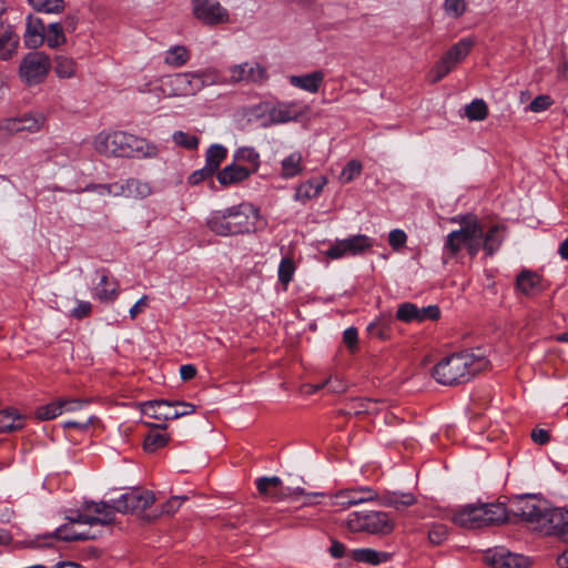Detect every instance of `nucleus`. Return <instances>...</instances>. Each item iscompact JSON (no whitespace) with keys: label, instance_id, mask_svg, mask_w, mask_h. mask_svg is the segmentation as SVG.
<instances>
[{"label":"nucleus","instance_id":"1","mask_svg":"<svg viewBox=\"0 0 568 568\" xmlns=\"http://www.w3.org/2000/svg\"><path fill=\"white\" fill-rule=\"evenodd\" d=\"M453 222H459L460 229L450 232L445 242V248L452 255H456L463 246H466L470 256L484 248L486 254H495L503 241L505 227L499 224L491 225L486 232L478 219L474 215H462L452 219Z\"/></svg>","mask_w":568,"mask_h":568},{"label":"nucleus","instance_id":"2","mask_svg":"<svg viewBox=\"0 0 568 568\" xmlns=\"http://www.w3.org/2000/svg\"><path fill=\"white\" fill-rule=\"evenodd\" d=\"M514 517H519L531 529L545 535L556 536L568 541V510L552 508L544 500L531 495L520 496L510 503Z\"/></svg>","mask_w":568,"mask_h":568},{"label":"nucleus","instance_id":"3","mask_svg":"<svg viewBox=\"0 0 568 568\" xmlns=\"http://www.w3.org/2000/svg\"><path fill=\"white\" fill-rule=\"evenodd\" d=\"M258 211L250 203H240L213 211L207 219L209 229L221 236H231L254 231Z\"/></svg>","mask_w":568,"mask_h":568},{"label":"nucleus","instance_id":"4","mask_svg":"<svg viewBox=\"0 0 568 568\" xmlns=\"http://www.w3.org/2000/svg\"><path fill=\"white\" fill-rule=\"evenodd\" d=\"M487 361L474 353L463 352L442 359L433 368V377L442 385H457L470 381L481 372Z\"/></svg>","mask_w":568,"mask_h":568},{"label":"nucleus","instance_id":"5","mask_svg":"<svg viewBox=\"0 0 568 568\" xmlns=\"http://www.w3.org/2000/svg\"><path fill=\"white\" fill-rule=\"evenodd\" d=\"M510 516H513L510 506L507 508L501 503L469 504L454 510L450 520L462 528L478 529L503 524Z\"/></svg>","mask_w":568,"mask_h":568},{"label":"nucleus","instance_id":"6","mask_svg":"<svg viewBox=\"0 0 568 568\" xmlns=\"http://www.w3.org/2000/svg\"><path fill=\"white\" fill-rule=\"evenodd\" d=\"M346 526L351 531H365L373 535H389L394 530V521L387 513L369 511V513H352Z\"/></svg>","mask_w":568,"mask_h":568},{"label":"nucleus","instance_id":"7","mask_svg":"<svg viewBox=\"0 0 568 568\" xmlns=\"http://www.w3.org/2000/svg\"><path fill=\"white\" fill-rule=\"evenodd\" d=\"M118 511L116 500L110 501H85L81 513L77 515V520L87 524V526H108L115 519Z\"/></svg>","mask_w":568,"mask_h":568},{"label":"nucleus","instance_id":"8","mask_svg":"<svg viewBox=\"0 0 568 568\" xmlns=\"http://www.w3.org/2000/svg\"><path fill=\"white\" fill-rule=\"evenodd\" d=\"M51 68L49 55L34 51L28 53L21 61L19 74L27 85L39 84L44 81Z\"/></svg>","mask_w":568,"mask_h":568},{"label":"nucleus","instance_id":"9","mask_svg":"<svg viewBox=\"0 0 568 568\" xmlns=\"http://www.w3.org/2000/svg\"><path fill=\"white\" fill-rule=\"evenodd\" d=\"M194 17L205 26L227 23L230 14L216 0H192Z\"/></svg>","mask_w":568,"mask_h":568},{"label":"nucleus","instance_id":"10","mask_svg":"<svg viewBox=\"0 0 568 568\" xmlns=\"http://www.w3.org/2000/svg\"><path fill=\"white\" fill-rule=\"evenodd\" d=\"M97 151L105 156L115 158H151L158 153L156 144H141L133 148L132 144H97Z\"/></svg>","mask_w":568,"mask_h":568},{"label":"nucleus","instance_id":"11","mask_svg":"<svg viewBox=\"0 0 568 568\" xmlns=\"http://www.w3.org/2000/svg\"><path fill=\"white\" fill-rule=\"evenodd\" d=\"M116 500L118 511L121 514L143 513L154 501L151 490L134 489L121 495Z\"/></svg>","mask_w":568,"mask_h":568},{"label":"nucleus","instance_id":"12","mask_svg":"<svg viewBox=\"0 0 568 568\" xmlns=\"http://www.w3.org/2000/svg\"><path fill=\"white\" fill-rule=\"evenodd\" d=\"M256 488L261 495L274 501H278L287 497L295 500L296 496L304 495V490L302 488L292 490L288 487H283L282 479L277 476L257 478Z\"/></svg>","mask_w":568,"mask_h":568},{"label":"nucleus","instance_id":"13","mask_svg":"<svg viewBox=\"0 0 568 568\" xmlns=\"http://www.w3.org/2000/svg\"><path fill=\"white\" fill-rule=\"evenodd\" d=\"M257 110L268 112L270 122L273 124L286 123L290 121H297L300 118L306 115L310 112L308 105H300L297 103H277L272 108L265 105H258Z\"/></svg>","mask_w":568,"mask_h":568},{"label":"nucleus","instance_id":"14","mask_svg":"<svg viewBox=\"0 0 568 568\" xmlns=\"http://www.w3.org/2000/svg\"><path fill=\"white\" fill-rule=\"evenodd\" d=\"M377 498L378 494L373 488L365 486L339 490L338 493L332 495L331 505L348 508L376 500Z\"/></svg>","mask_w":568,"mask_h":568},{"label":"nucleus","instance_id":"15","mask_svg":"<svg viewBox=\"0 0 568 568\" xmlns=\"http://www.w3.org/2000/svg\"><path fill=\"white\" fill-rule=\"evenodd\" d=\"M439 315L440 311L436 305L418 307L409 302L399 304L396 312V318L405 323H422L427 320H437Z\"/></svg>","mask_w":568,"mask_h":568},{"label":"nucleus","instance_id":"16","mask_svg":"<svg viewBox=\"0 0 568 568\" xmlns=\"http://www.w3.org/2000/svg\"><path fill=\"white\" fill-rule=\"evenodd\" d=\"M141 412L143 415L158 420H170L182 417L184 412H178L174 402L165 399L148 400L141 404Z\"/></svg>","mask_w":568,"mask_h":568},{"label":"nucleus","instance_id":"17","mask_svg":"<svg viewBox=\"0 0 568 568\" xmlns=\"http://www.w3.org/2000/svg\"><path fill=\"white\" fill-rule=\"evenodd\" d=\"M170 85L172 87L170 95L192 97L202 90L204 82L195 74L180 73L170 80Z\"/></svg>","mask_w":568,"mask_h":568},{"label":"nucleus","instance_id":"18","mask_svg":"<svg viewBox=\"0 0 568 568\" xmlns=\"http://www.w3.org/2000/svg\"><path fill=\"white\" fill-rule=\"evenodd\" d=\"M83 525L85 526L87 524L78 521L77 517L70 518V523L59 527L55 530V536L58 539L63 541L88 540L98 537V530L91 526H89L87 529H82L81 526Z\"/></svg>","mask_w":568,"mask_h":568},{"label":"nucleus","instance_id":"19","mask_svg":"<svg viewBox=\"0 0 568 568\" xmlns=\"http://www.w3.org/2000/svg\"><path fill=\"white\" fill-rule=\"evenodd\" d=\"M119 294V281L111 276L109 271L103 270L99 283L93 288V297L103 303H111Z\"/></svg>","mask_w":568,"mask_h":568},{"label":"nucleus","instance_id":"20","mask_svg":"<svg viewBox=\"0 0 568 568\" xmlns=\"http://www.w3.org/2000/svg\"><path fill=\"white\" fill-rule=\"evenodd\" d=\"M486 561L493 568H527L528 561L525 557L506 551L504 549L489 551L485 556Z\"/></svg>","mask_w":568,"mask_h":568},{"label":"nucleus","instance_id":"21","mask_svg":"<svg viewBox=\"0 0 568 568\" xmlns=\"http://www.w3.org/2000/svg\"><path fill=\"white\" fill-rule=\"evenodd\" d=\"M266 79V71L260 64L250 65L248 63L237 64L230 68V81L237 83L241 81L262 82Z\"/></svg>","mask_w":568,"mask_h":568},{"label":"nucleus","instance_id":"22","mask_svg":"<svg viewBox=\"0 0 568 568\" xmlns=\"http://www.w3.org/2000/svg\"><path fill=\"white\" fill-rule=\"evenodd\" d=\"M379 505L383 507H393L396 510H403L416 503V497L412 493L385 491L378 495Z\"/></svg>","mask_w":568,"mask_h":568},{"label":"nucleus","instance_id":"23","mask_svg":"<svg viewBox=\"0 0 568 568\" xmlns=\"http://www.w3.org/2000/svg\"><path fill=\"white\" fill-rule=\"evenodd\" d=\"M45 27L39 18L28 17L24 42L29 48H38L44 42Z\"/></svg>","mask_w":568,"mask_h":568},{"label":"nucleus","instance_id":"24","mask_svg":"<svg viewBox=\"0 0 568 568\" xmlns=\"http://www.w3.org/2000/svg\"><path fill=\"white\" fill-rule=\"evenodd\" d=\"M26 424V416L16 408L0 409V433H10L22 429Z\"/></svg>","mask_w":568,"mask_h":568},{"label":"nucleus","instance_id":"25","mask_svg":"<svg viewBox=\"0 0 568 568\" xmlns=\"http://www.w3.org/2000/svg\"><path fill=\"white\" fill-rule=\"evenodd\" d=\"M474 45V40L467 38L463 39L443 54V59L447 64L454 69L459 62H462L470 52Z\"/></svg>","mask_w":568,"mask_h":568},{"label":"nucleus","instance_id":"26","mask_svg":"<svg viewBox=\"0 0 568 568\" xmlns=\"http://www.w3.org/2000/svg\"><path fill=\"white\" fill-rule=\"evenodd\" d=\"M324 81L323 71H314L305 75H292L290 82L292 85L303 89L311 93H316Z\"/></svg>","mask_w":568,"mask_h":568},{"label":"nucleus","instance_id":"27","mask_svg":"<svg viewBox=\"0 0 568 568\" xmlns=\"http://www.w3.org/2000/svg\"><path fill=\"white\" fill-rule=\"evenodd\" d=\"M517 288L525 295H532L544 290L541 278L531 271H523L517 276Z\"/></svg>","mask_w":568,"mask_h":568},{"label":"nucleus","instance_id":"28","mask_svg":"<svg viewBox=\"0 0 568 568\" xmlns=\"http://www.w3.org/2000/svg\"><path fill=\"white\" fill-rule=\"evenodd\" d=\"M351 557L357 562L378 565L385 562L389 555L387 552L377 551L372 548H359L351 551Z\"/></svg>","mask_w":568,"mask_h":568},{"label":"nucleus","instance_id":"29","mask_svg":"<svg viewBox=\"0 0 568 568\" xmlns=\"http://www.w3.org/2000/svg\"><path fill=\"white\" fill-rule=\"evenodd\" d=\"M19 44V37L12 31H4L0 34V60H10L16 53Z\"/></svg>","mask_w":568,"mask_h":568},{"label":"nucleus","instance_id":"30","mask_svg":"<svg viewBox=\"0 0 568 568\" xmlns=\"http://www.w3.org/2000/svg\"><path fill=\"white\" fill-rule=\"evenodd\" d=\"M302 154L294 152L282 160V176L291 179L300 175L303 172Z\"/></svg>","mask_w":568,"mask_h":568},{"label":"nucleus","instance_id":"31","mask_svg":"<svg viewBox=\"0 0 568 568\" xmlns=\"http://www.w3.org/2000/svg\"><path fill=\"white\" fill-rule=\"evenodd\" d=\"M250 172L247 169L229 165L225 166L217 174V180L222 185H229L235 182H241L248 176Z\"/></svg>","mask_w":568,"mask_h":568},{"label":"nucleus","instance_id":"32","mask_svg":"<svg viewBox=\"0 0 568 568\" xmlns=\"http://www.w3.org/2000/svg\"><path fill=\"white\" fill-rule=\"evenodd\" d=\"M54 72L61 79L72 78L77 72V62L67 55H57L54 58Z\"/></svg>","mask_w":568,"mask_h":568},{"label":"nucleus","instance_id":"33","mask_svg":"<svg viewBox=\"0 0 568 568\" xmlns=\"http://www.w3.org/2000/svg\"><path fill=\"white\" fill-rule=\"evenodd\" d=\"M44 41L47 44L55 49L67 42V38L63 33V27L61 23H50L44 32Z\"/></svg>","mask_w":568,"mask_h":568},{"label":"nucleus","instance_id":"34","mask_svg":"<svg viewBox=\"0 0 568 568\" xmlns=\"http://www.w3.org/2000/svg\"><path fill=\"white\" fill-rule=\"evenodd\" d=\"M4 129L10 133H18L22 131H38L40 129V121L33 118L11 119L7 122Z\"/></svg>","mask_w":568,"mask_h":568},{"label":"nucleus","instance_id":"35","mask_svg":"<svg viewBox=\"0 0 568 568\" xmlns=\"http://www.w3.org/2000/svg\"><path fill=\"white\" fill-rule=\"evenodd\" d=\"M344 241L346 244L348 255H357L364 252L366 248L373 246V240L363 234L351 236L348 239H345Z\"/></svg>","mask_w":568,"mask_h":568},{"label":"nucleus","instance_id":"36","mask_svg":"<svg viewBox=\"0 0 568 568\" xmlns=\"http://www.w3.org/2000/svg\"><path fill=\"white\" fill-rule=\"evenodd\" d=\"M324 182L307 181L298 185L295 197L300 201H307L316 197L323 190Z\"/></svg>","mask_w":568,"mask_h":568},{"label":"nucleus","instance_id":"37","mask_svg":"<svg viewBox=\"0 0 568 568\" xmlns=\"http://www.w3.org/2000/svg\"><path fill=\"white\" fill-rule=\"evenodd\" d=\"M227 151L221 144H212L206 151V163L205 165L215 172L223 160L226 158Z\"/></svg>","mask_w":568,"mask_h":568},{"label":"nucleus","instance_id":"38","mask_svg":"<svg viewBox=\"0 0 568 568\" xmlns=\"http://www.w3.org/2000/svg\"><path fill=\"white\" fill-rule=\"evenodd\" d=\"M465 115L470 121H481L488 115V106L481 99L474 100L465 106Z\"/></svg>","mask_w":568,"mask_h":568},{"label":"nucleus","instance_id":"39","mask_svg":"<svg viewBox=\"0 0 568 568\" xmlns=\"http://www.w3.org/2000/svg\"><path fill=\"white\" fill-rule=\"evenodd\" d=\"M63 413L61 398L53 400L47 405L40 406L36 410V417L40 420H50Z\"/></svg>","mask_w":568,"mask_h":568},{"label":"nucleus","instance_id":"40","mask_svg":"<svg viewBox=\"0 0 568 568\" xmlns=\"http://www.w3.org/2000/svg\"><path fill=\"white\" fill-rule=\"evenodd\" d=\"M169 442V437L166 434L151 432L145 438L143 443V447L146 452L153 453L159 448L164 447Z\"/></svg>","mask_w":568,"mask_h":568},{"label":"nucleus","instance_id":"41","mask_svg":"<svg viewBox=\"0 0 568 568\" xmlns=\"http://www.w3.org/2000/svg\"><path fill=\"white\" fill-rule=\"evenodd\" d=\"M294 273H295L294 261L288 256L283 257L278 265V281L284 286H287L288 283L292 281Z\"/></svg>","mask_w":568,"mask_h":568},{"label":"nucleus","instance_id":"42","mask_svg":"<svg viewBox=\"0 0 568 568\" xmlns=\"http://www.w3.org/2000/svg\"><path fill=\"white\" fill-rule=\"evenodd\" d=\"M37 11L61 12L64 8L63 0H29Z\"/></svg>","mask_w":568,"mask_h":568},{"label":"nucleus","instance_id":"43","mask_svg":"<svg viewBox=\"0 0 568 568\" xmlns=\"http://www.w3.org/2000/svg\"><path fill=\"white\" fill-rule=\"evenodd\" d=\"M362 172V164L357 160L349 161L341 172L339 180L343 183H348L358 176Z\"/></svg>","mask_w":568,"mask_h":568},{"label":"nucleus","instance_id":"44","mask_svg":"<svg viewBox=\"0 0 568 568\" xmlns=\"http://www.w3.org/2000/svg\"><path fill=\"white\" fill-rule=\"evenodd\" d=\"M189 59V52L184 47L178 45L170 51V55L166 57L165 63L173 65H182Z\"/></svg>","mask_w":568,"mask_h":568},{"label":"nucleus","instance_id":"45","mask_svg":"<svg viewBox=\"0 0 568 568\" xmlns=\"http://www.w3.org/2000/svg\"><path fill=\"white\" fill-rule=\"evenodd\" d=\"M453 69L443 59H439L429 73L430 83L439 82L446 77Z\"/></svg>","mask_w":568,"mask_h":568},{"label":"nucleus","instance_id":"46","mask_svg":"<svg viewBox=\"0 0 568 568\" xmlns=\"http://www.w3.org/2000/svg\"><path fill=\"white\" fill-rule=\"evenodd\" d=\"M448 535L447 527L442 524H434L428 531V539L433 545H440Z\"/></svg>","mask_w":568,"mask_h":568},{"label":"nucleus","instance_id":"47","mask_svg":"<svg viewBox=\"0 0 568 568\" xmlns=\"http://www.w3.org/2000/svg\"><path fill=\"white\" fill-rule=\"evenodd\" d=\"M407 235L400 229H395L388 234V243L393 250L398 251L406 244Z\"/></svg>","mask_w":568,"mask_h":568},{"label":"nucleus","instance_id":"48","mask_svg":"<svg viewBox=\"0 0 568 568\" xmlns=\"http://www.w3.org/2000/svg\"><path fill=\"white\" fill-rule=\"evenodd\" d=\"M551 104L552 100L549 95H538L530 102L528 110L538 113L547 110Z\"/></svg>","mask_w":568,"mask_h":568},{"label":"nucleus","instance_id":"49","mask_svg":"<svg viewBox=\"0 0 568 568\" xmlns=\"http://www.w3.org/2000/svg\"><path fill=\"white\" fill-rule=\"evenodd\" d=\"M445 10L448 14L458 18L466 10L465 0H445Z\"/></svg>","mask_w":568,"mask_h":568},{"label":"nucleus","instance_id":"50","mask_svg":"<svg viewBox=\"0 0 568 568\" xmlns=\"http://www.w3.org/2000/svg\"><path fill=\"white\" fill-rule=\"evenodd\" d=\"M126 189L129 191V195L135 193L136 195L140 196H146L150 194L149 185L145 183H141L140 181L134 179H130L126 181Z\"/></svg>","mask_w":568,"mask_h":568},{"label":"nucleus","instance_id":"51","mask_svg":"<svg viewBox=\"0 0 568 568\" xmlns=\"http://www.w3.org/2000/svg\"><path fill=\"white\" fill-rule=\"evenodd\" d=\"M186 497L174 496L170 498L166 503L162 505L161 513L162 515H173L180 507L183 500Z\"/></svg>","mask_w":568,"mask_h":568},{"label":"nucleus","instance_id":"52","mask_svg":"<svg viewBox=\"0 0 568 568\" xmlns=\"http://www.w3.org/2000/svg\"><path fill=\"white\" fill-rule=\"evenodd\" d=\"M95 189H108V194L113 195V196H121V195L129 196L126 183L125 184H119V183L99 184L95 186Z\"/></svg>","mask_w":568,"mask_h":568},{"label":"nucleus","instance_id":"53","mask_svg":"<svg viewBox=\"0 0 568 568\" xmlns=\"http://www.w3.org/2000/svg\"><path fill=\"white\" fill-rule=\"evenodd\" d=\"M92 311V305L90 302L78 301L77 307H74L70 315L74 318L81 320L90 315Z\"/></svg>","mask_w":568,"mask_h":568},{"label":"nucleus","instance_id":"54","mask_svg":"<svg viewBox=\"0 0 568 568\" xmlns=\"http://www.w3.org/2000/svg\"><path fill=\"white\" fill-rule=\"evenodd\" d=\"M326 255L331 258H341L345 255H348L345 241H337L326 251Z\"/></svg>","mask_w":568,"mask_h":568},{"label":"nucleus","instance_id":"55","mask_svg":"<svg viewBox=\"0 0 568 568\" xmlns=\"http://www.w3.org/2000/svg\"><path fill=\"white\" fill-rule=\"evenodd\" d=\"M213 171L207 168L206 165L200 170H196L194 171L190 178H189V183L192 184V185H196L199 183H201L202 181H204L205 179L210 178L213 175Z\"/></svg>","mask_w":568,"mask_h":568},{"label":"nucleus","instance_id":"56","mask_svg":"<svg viewBox=\"0 0 568 568\" xmlns=\"http://www.w3.org/2000/svg\"><path fill=\"white\" fill-rule=\"evenodd\" d=\"M343 341L347 345V347L354 352L356 349L358 333L355 327H348L344 331Z\"/></svg>","mask_w":568,"mask_h":568},{"label":"nucleus","instance_id":"57","mask_svg":"<svg viewBox=\"0 0 568 568\" xmlns=\"http://www.w3.org/2000/svg\"><path fill=\"white\" fill-rule=\"evenodd\" d=\"M531 439L538 445H546L550 440L548 430L535 428L531 432Z\"/></svg>","mask_w":568,"mask_h":568},{"label":"nucleus","instance_id":"58","mask_svg":"<svg viewBox=\"0 0 568 568\" xmlns=\"http://www.w3.org/2000/svg\"><path fill=\"white\" fill-rule=\"evenodd\" d=\"M63 412H74L82 407L83 402L77 398H61Z\"/></svg>","mask_w":568,"mask_h":568},{"label":"nucleus","instance_id":"59","mask_svg":"<svg viewBox=\"0 0 568 568\" xmlns=\"http://www.w3.org/2000/svg\"><path fill=\"white\" fill-rule=\"evenodd\" d=\"M149 297L143 295L129 311L130 317L134 320L148 306Z\"/></svg>","mask_w":568,"mask_h":568},{"label":"nucleus","instance_id":"60","mask_svg":"<svg viewBox=\"0 0 568 568\" xmlns=\"http://www.w3.org/2000/svg\"><path fill=\"white\" fill-rule=\"evenodd\" d=\"M328 551L333 558L338 559L345 556L346 547L344 544L333 540Z\"/></svg>","mask_w":568,"mask_h":568},{"label":"nucleus","instance_id":"61","mask_svg":"<svg viewBox=\"0 0 568 568\" xmlns=\"http://www.w3.org/2000/svg\"><path fill=\"white\" fill-rule=\"evenodd\" d=\"M180 375L183 381H190L196 375L194 365L185 364L180 367Z\"/></svg>","mask_w":568,"mask_h":568},{"label":"nucleus","instance_id":"62","mask_svg":"<svg viewBox=\"0 0 568 568\" xmlns=\"http://www.w3.org/2000/svg\"><path fill=\"white\" fill-rule=\"evenodd\" d=\"M173 140H174V142H192V143L199 142V138L196 135H193V134H190V133H186L183 131L175 132L173 135Z\"/></svg>","mask_w":568,"mask_h":568},{"label":"nucleus","instance_id":"63","mask_svg":"<svg viewBox=\"0 0 568 568\" xmlns=\"http://www.w3.org/2000/svg\"><path fill=\"white\" fill-rule=\"evenodd\" d=\"M91 424V417L84 420H68L64 423L65 428H78V429H87Z\"/></svg>","mask_w":568,"mask_h":568},{"label":"nucleus","instance_id":"64","mask_svg":"<svg viewBox=\"0 0 568 568\" xmlns=\"http://www.w3.org/2000/svg\"><path fill=\"white\" fill-rule=\"evenodd\" d=\"M174 405H176L178 412H184V414H182V417L191 415L195 412V406L191 403L176 400L174 402Z\"/></svg>","mask_w":568,"mask_h":568}]
</instances>
